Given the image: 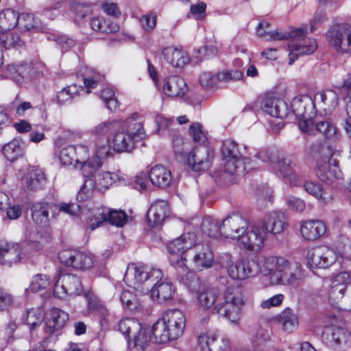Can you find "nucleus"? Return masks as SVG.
Segmentation results:
<instances>
[{"instance_id":"nucleus-25","label":"nucleus","mask_w":351,"mask_h":351,"mask_svg":"<svg viewBox=\"0 0 351 351\" xmlns=\"http://www.w3.org/2000/svg\"><path fill=\"white\" fill-rule=\"evenodd\" d=\"M162 91L168 97H182L187 91V86L183 78L178 75L165 77L162 84Z\"/></svg>"},{"instance_id":"nucleus-62","label":"nucleus","mask_w":351,"mask_h":351,"mask_svg":"<svg viewBox=\"0 0 351 351\" xmlns=\"http://www.w3.org/2000/svg\"><path fill=\"white\" fill-rule=\"evenodd\" d=\"M110 154V146L109 145L108 139H106L103 143H97L95 156L92 158H89V159H96L102 161V159L109 156Z\"/></svg>"},{"instance_id":"nucleus-32","label":"nucleus","mask_w":351,"mask_h":351,"mask_svg":"<svg viewBox=\"0 0 351 351\" xmlns=\"http://www.w3.org/2000/svg\"><path fill=\"white\" fill-rule=\"evenodd\" d=\"M149 339L154 343H165L176 339L161 319L156 321L152 327Z\"/></svg>"},{"instance_id":"nucleus-4","label":"nucleus","mask_w":351,"mask_h":351,"mask_svg":"<svg viewBox=\"0 0 351 351\" xmlns=\"http://www.w3.org/2000/svg\"><path fill=\"white\" fill-rule=\"evenodd\" d=\"M221 154L226 159L223 171L215 176L216 182L220 184L233 183L237 176L243 175L248 171L250 160L243 157L241 154L237 143L231 139H226L221 145Z\"/></svg>"},{"instance_id":"nucleus-3","label":"nucleus","mask_w":351,"mask_h":351,"mask_svg":"<svg viewBox=\"0 0 351 351\" xmlns=\"http://www.w3.org/2000/svg\"><path fill=\"white\" fill-rule=\"evenodd\" d=\"M261 272L264 276H269L273 285L294 286L304 278V270L300 264L291 265L281 256L266 258L261 267Z\"/></svg>"},{"instance_id":"nucleus-52","label":"nucleus","mask_w":351,"mask_h":351,"mask_svg":"<svg viewBox=\"0 0 351 351\" xmlns=\"http://www.w3.org/2000/svg\"><path fill=\"white\" fill-rule=\"evenodd\" d=\"M1 32L3 34L0 36V44L5 48L21 47L23 45L18 34L10 31Z\"/></svg>"},{"instance_id":"nucleus-44","label":"nucleus","mask_w":351,"mask_h":351,"mask_svg":"<svg viewBox=\"0 0 351 351\" xmlns=\"http://www.w3.org/2000/svg\"><path fill=\"white\" fill-rule=\"evenodd\" d=\"M90 24L93 30L106 34L114 33L119 29L117 23L110 21H106L102 17L93 18Z\"/></svg>"},{"instance_id":"nucleus-19","label":"nucleus","mask_w":351,"mask_h":351,"mask_svg":"<svg viewBox=\"0 0 351 351\" xmlns=\"http://www.w3.org/2000/svg\"><path fill=\"white\" fill-rule=\"evenodd\" d=\"M167 326L172 335L176 339L180 337L184 331L186 318L184 313L178 309H170L164 313L160 318Z\"/></svg>"},{"instance_id":"nucleus-43","label":"nucleus","mask_w":351,"mask_h":351,"mask_svg":"<svg viewBox=\"0 0 351 351\" xmlns=\"http://www.w3.org/2000/svg\"><path fill=\"white\" fill-rule=\"evenodd\" d=\"M202 231L210 237L217 238L222 235L221 223L210 216L205 217L201 224Z\"/></svg>"},{"instance_id":"nucleus-47","label":"nucleus","mask_w":351,"mask_h":351,"mask_svg":"<svg viewBox=\"0 0 351 351\" xmlns=\"http://www.w3.org/2000/svg\"><path fill=\"white\" fill-rule=\"evenodd\" d=\"M22 319L23 322L29 326V330H32L42 322V311L38 308H32L26 311L23 315Z\"/></svg>"},{"instance_id":"nucleus-8","label":"nucleus","mask_w":351,"mask_h":351,"mask_svg":"<svg viewBox=\"0 0 351 351\" xmlns=\"http://www.w3.org/2000/svg\"><path fill=\"white\" fill-rule=\"evenodd\" d=\"M307 33L306 27L295 29L290 32L291 39L289 43V64H292L299 55L311 54L317 49L315 40L306 36Z\"/></svg>"},{"instance_id":"nucleus-1","label":"nucleus","mask_w":351,"mask_h":351,"mask_svg":"<svg viewBox=\"0 0 351 351\" xmlns=\"http://www.w3.org/2000/svg\"><path fill=\"white\" fill-rule=\"evenodd\" d=\"M195 233L187 232L174 239L167 245L168 252L171 254L169 261L176 270L178 279L184 283H186L189 278L194 277V274L186 265L188 251L193 255V263L197 269L210 268L214 261L210 249L203 245H195Z\"/></svg>"},{"instance_id":"nucleus-54","label":"nucleus","mask_w":351,"mask_h":351,"mask_svg":"<svg viewBox=\"0 0 351 351\" xmlns=\"http://www.w3.org/2000/svg\"><path fill=\"white\" fill-rule=\"evenodd\" d=\"M105 214L107 215V221H108L112 225L121 227L127 221V215L123 210H108L105 213Z\"/></svg>"},{"instance_id":"nucleus-59","label":"nucleus","mask_w":351,"mask_h":351,"mask_svg":"<svg viewBox=\"0 0 351 351\" xmlns=\"http://www.w3.org/2000/svg\"><path fill=\"white\" fill-rule=\"evenodd\" d=\"M243 77V73L238 70H223L218 73L219 81L225 83L240 80Z\"/></svg>"},{"instance_id":"nucleus-30","label":"nucleus","mask_w":351,"mask_h":351,"mask_svg":"<svg viewBox=\"0 0 351 351\" xmlns=\"http://www.w3.org/2000/svg\"><path fill=\"white\" fill-rule=\"evenodd\" d=\"M21 259V248L17 243L0 245V262L3 265H12Z\"/></svg>"},{"instance_id":"nucleus-53","label":"nucleus","mask_w":351,"mask_h":351,"mask_svg":"<svg viewBox=\"0 0 351 351\" xmlns=\"http://www.w3.org/2000/svg\"><path fill=\"white\" fill-rule=\"evenodd\" d=\"M84 185L81 187L77 196L79 201L84 202L93 196L94 192L97 190L94 182L88 178H85Z\"/></svg>"},{"instance_id":"nucleus-22","label":"nucleus","mask_w":351,"mask_h":351,"mask_svg":"<svg viewBox=\"0 0 351 351\" xmlns=\"http://www.w3.org/2000/svg\"><path fill=\"white\" fill-rule=\"evenodd\" d=\"M69 314L58 308H52L46 316L45 331L49 335L60 330L69 320Z\"/></svg>"},{"instance_id":"nucleus-34","label":"nucleus","mask_w":351,"mask_h":351,"mask_svg":"<svg viewBox=\"0 0 351 351\" xmlns=\"http://www.w3.org/2000/svg\"><path fill=\"white\" fill-rule=\"evenodd\" d=\"M198 304L204 309H210L212 311L217 303H221L219 293L214 288H206L200 291L197 296Z\"/></svg>"},{"instance_id":"nucleus-28","label":"nucleus","mask_w":351,"mask_h":351,"mask_svg":"<svg viewBox=\"0 0 351 351\" xmlns=\"http://www.w3.org/2000/svg\"><path fill=\"white\" fill-rule=\"evenodd\" d=\"M325 224L319 220L304 221L300 228L301 234L306 240L315 241L326 232Z\"/></svg>"},{"instance_id":"nucleus-60","label":"nucleus","mask_w":351,"mask_h":351,"mask_svg":"<svg viewBox=\"0 0 351 351\" xmlns=\"http://www.w3.org/2000/svg\"><path fill=\"white\" fill-rule=\"evenodd\" d=\"M189 132L195 143H203L206 140V134L202 125L197 122L191 125Z\"/></svg>"},{"instance_id":"nucleus-2","label":"nucleus","mask_w":351,"mask_h":351,"mask_svg":"<svg viewBox=\"0 0 351 351\" xmlns=\"http://www.w3.org/2000/svg\"><path fill=\"white\" fill-rule=\"evenodd\" d=\"M162 277L163 274L159 269L133 265L128 267L124 280L137 291L143 294L150 292L154 300L163 303L173 298L175 287L170 282H160Z\"/></svg>"},{"instance_id":"nucleus-49","label":"nucleus","mask_w":351,"mask_h":351,"mask_svg":"<svg viewBox=\"0 0 351 351\" xmlns=\"http://www.w3.org/2000/svg\"><path fill=\"white\" fill-rule=\"evenodd\" d=\"M198 347L201 351H212L216 347L217 335L213 333H204L198 337Z\"/></svg>"},{"instance_id":"nucleus-11","label":"nucleus","mask_w":351,"mask_h":351,"mask_svg":"<svg viewBox=\"0 0 351 351\" xmlns=\"http://www.w3.org/2000/svg\"><path fill=\"white\" fill-rule=\"evenodd\" d=\"M220 263L226 268L228 276L233 280H245L255 274L252 263L247 260L233 261L230 254H224L220 258Z\"/></svg>"},{"instance_id":"nucleus-56","label":"nucleus","mask_w":351,"mask_h":351,"mask_svg":"<svg viewBox=\"0 0 351 351\" xmlns=\"http://www.w3.org/2000/svg\"><path fill=\"white\" fill-rule=\"evenodd\" d=\"M218 82H220L218 73L215 74L211 72H204L199 75V84L205 89L215 87Z\"/></svg>"},{"instance_id":"nucleus-40","label":"nucleus","mask_w":351,"mask_h":351,"mask_svg":"<svg viewBox=\"0 0 351 351\" xmlns=\"http://www.w3.org/2000/svg\"><path fill=\"white\" fill-rule=\"evenodd\" d=\"M138 117L137 113H134L127 120L126 131L132 137L134 142L138 141L145 137V131L141 122H132Z\"/></svg>"},{"instance_id":"nucleus-51","label":"nucleus","mask_w":351,"mask_h":351,"mask_svg":"<svg viewBox=\"0 0 351 351\" xmlns=\"http://www.w3.org/2000/svg\"><path fill=\"white\" fill-rule=\"evenodd\" d=\"M45 175L40 169H36L29 174L27 186L32 190H36L45 183Z\"/></svg>"},{"instance_id":"nucleus-16","label":"nucleus","mask_w":351,"mask_h":351,"mask_svg":"<svg viewBox=\"0 0 351 351\" xmlns=\"http://www.w3.org/2000/svg\"><path fill=\"white\" fill-rule=\"evenodd\" d=\"M323 339L335 351H345L351 343L350 333L346 329L337 326L326 329Z\"/></svg>"},{"instance_id":"nucleus-27","label":"nucleus","mask_w":351,"mask_h":351,"mask_svg":"<svg viewBox=\"0 0 351 351\" xmlns=\"http://www.w3.org/2000/svg\"><path fill=\"white\" fill-rule=\"evenodd\" d=\"M313 101L315 105H318L326 114H330L338 105L339 95L332 90H326L316 93Z\"/></svg>"},{"instance_id":"nucleus-13","label":"nucleus","mask_w":351,"mask_h":351,"mask_svg":"<svg viewBox=\"0 0 351 351\" xmlns=\"http://www.w3.org/2000/svg\"><path fill=\"white\" fill-rule=\"evenodd\" d=\"M83 291L82 282L79 277L72 274H62L56 281L53 293L59 298L67 295H78Z\"/></svg>"},{"instance_id":"nucleus-24","label":"nucleus","mask_w":351,"mask_h":351,"mask_svg":"<svg viewBox=\"0 0 351 351\" xmlns=\"http://www.w3.org/2000/svg\"><path fill=\"white\" fill-rule=\"evenodd\" d=\"M287 226L285 214L281 211H274L269 213L265 218L262 228L266 233L280 234Z\"/></svg>"},{"instance_id":"nucleus-39","label":"nucleus","mask_w":351,"mask_h":351,"mask_svg":"<svg viewBox=\"0 0 351 351\" xmlns=\"http://www.w3.org/2000/svg\"><path fill=\"white\" fill-rule=\"evenodd\" d=\"M30 71L31 66L28 64H12L8 66L5 74L6 77L19 82L23 78L27 77Z\"/></svg>"},{"instance_id":"nucleus-26","label":"nucleus","mask_w":351,"mask_h":351,"mask_svg":"<svg viewBox=\"0 0 351 351\" xmlns=\"http://www.w3.org/2000/svg\"><path fill=\"white\" fill-rule=\"evenodd\" d=\"M292 112L300 120H311L308 110L312 112L315 106L314 101L308 96L295 97L291 104Z\"/></svg>"},{"instance_id":"nucleus-61","label":"nucleus","mask_w":351,"mask_h":351,"mask_svg":"<svg viewBox=\"0 0 351 351\" xmlns=\"http://www.w3.org/2000/svg\"><path fill=\"white\" fill-rule=\"evenodd\" d=\"M101 80V76L99 73L86 69L84 74V84L86 88L89 89L97 87V84Z\"/></svg>"},{"instance_id":"nucleus-55","label":"nucleus","mask_w":351,"mask_h":351,"mask_svg":"<svg viewBox=\"0 0 351 351\" xmlns=\"http://www.w3.org/2000/svg\"><path fill=\"white\" fill-rule=\"evenodd\" d=\"M304 187L308 193L314 196L319 201H326L325 192L319 184L313 182H306L304 183Z\"/></svg>"},{"instance_id":"nucleus-29","label":"nucleus","mask_w":351,"mask_h":351,"mask_svg":"<svg viewBox=\"0 0 351 351\" xmlns=\"http://www.w3.org/2000/svg\"><path fill=\"white\" fill-rule=\"evenodd\" d=\"M149 178L152 184L159 188L167 187L172 180L171 171L162 165L153 167L149 171Z\"/></svg>"},{"instance_id":"nucleus-18","label":"nucleus","mask_w":351,"mask_h":351,"mask_svg":"<svg viewBox=\"0 0 351 351\" xmlns=\"http://www.w3.org/2000/svg\"><path fill=\"white\" fill-rule=\"evenodd\" d=\"M261 109L267 114L280 119L286 118L290 113L288 104L273 93H268L262 99Z\"/></svg>"},{"instance_id":"nucleus-31","label":"nucleus","mask_w":351,"mask_h":351,"mask_svg":"<svg viewBox=\"0 0 351 351\" xmlns=\"http://www.w3.org/2000/svg\"><path fill=\"white\" fill-rule=\"evenodd\" d=\"M165 60L173 67H182L189 62V57L182 49L168 47L163 49Z\"/></svg>"},{"instance_id":"nucleus-14","label":"nucleus","mask_w":351,"mask_h":351,"mask_svg":"<svg viewBox=\"0 0 351 351\" xmlns=\"http://www.w3.org/2000/svg\"><path fill=\"white\" fill-rule=\"evenodd\" d=\"M267 235L262 226L247 225V228L241 234L239 242L246 250L259 252L264 247Z\"/></svg>"},{"instance_id":"nucleus-48","label":"nucleus","mask_w":351,"mask_h":351,"mask_svg":"<svg viewBox=\"0 0 351 351\" xmlns=\"http://www.w3.org/2000/svg\"><path fill=\"white\" fill-rule=\"evenodd\" d=\"M18 23L20 28L27 31L38 29L40 25L39 21L35 19L33 14L29 13H21L19 15Z\"/></svg>"},{"instance_id":"nucleus-20","label":"nucleus","mask_w":351,"mask_h":351,"mask_svg":"<svg viewBox=\"0 0 351 351\" xmlns=\"http://www.w3.org/2000/svg\"><path fill=\"white\" fill-rule=\"evenodd\" d=\"M95 165H93V168L88 176H84V178H88L94 182V185L99 191H104L113 182V178L110 172L101 169L103 162L100 160L90 159Z\"/></svg>"},{"instance_id":"nucleus-64","label":"nucleus","mask_w":351,"mask_h":351,"mask_svg":"<svg viewBox=\"0 0 351 351\" xmlns=\"http://www.w3.org/2000/svg\"><path fill=\"white\" fill-rule=\"evenodd\" d=\"M346 290V286L343 284H337L332 287L329 291V300L332 302H337L341 300Z\"/></svg>"},{"instance_id":"nucleus-33","label":"nucleus","mask_w":351,"mask_h":351,"mask_svg":"<svg viewBox=\"0 0 351 351\" xmlns=\"http://www.w3.org/2000/svg\"><path fill=\"white\" fill-rule=\"evenodd\" d=\"M85 298L87 302L88 311L97 313L101 317L100 321L101 326L106 324V317L109 315V313L104 304L93 292L88 291L86 293Z\"/></svg>"},{"instance_id":"nucleus-58","label":"nucleus","mask_w":351,"mask_h":351,"mask_svg":"<svg viewBox=\"0 0 351 351\" xmlns=\"http://www.w3.org/2000/svg\"><path fill=\"white\" fill-rule=\"evenodd\" d=\"M57 43L62 51H66L75 45L74 40L64 35H51L47 37Z\"/></svg>"},{"instance_id":"nucleus-35","label":"nucleus","mask_w":351,"mask_h":351,"mask_svg":"<svg viewBox=\"0 0 351 351\" xmlns=\"http://www.w3.org/2000/svg\"><path fill=\"white\" fill-rule=\"evenodd\" d=\"M134 145L132 137L124 129L116 132L112 139V147L117 152H130Z\"/></svg>"},{"instance_id":"nucleus-46","label":"nucleus","mask_w":351,"mask_h":351,"mask_svg":"<svg viewBox=\"0 0 351 351\" xmlns=\"http://www.w3.org/2000/svg\"><path fill=\"white\" fill-rule=\"evenodd\" d=\"M119 125L117 121H105L96 125L92 131L98 141L106 140L107 135L114 131Z\"/></svg>"},{"instance_id":"nucleus-15","label":"nucleus","mask_w":351,"mask_h":351,"mask_svg":"<svg viewBox=\"0 0 351 351\" xmlns=\"http://www.w3.org/2000/svg\"><path fill=\"white\" fill-rule=\"evenodd\" d=\"M58 257L63 265L78 269H89L94 263L91 255L74 250H62Z\"/></svg>"},{"instance_id":"nucleus-50","label":"nucleus","mask_w":351,"mask_h":351,"mask_svg":"<svg viewBox=\"0 0 351 351\" xmlns=\"http://www.w3.org/2000/svg\"><path fill=\"white\" fill-rule=\"evenodd\" d=\"M50 285V278L45 274H36L33 276L31 284L26 291L38 292L45 289Z\"/></svg>"},{"instance_id":"nucleus-41","label":"nucleus","mask_w":351,"mask_h":351,"mask_svg":"<svg viewBox=\"0 0 351 351\" xmlns=\"http://www.w3.org/2000/svg\"><path fill=\"white\" fill-rule=\"evenodd\" d=\"M278 320L282 324L283 330L287 332L294 331L299 324L297 315L290 308H287L281 312Z\"/></svg>"},{"instance_id":"nucleus-12","label":"nucleus","mask_w":351,"mask_h":351,"mask_svg":"<svg viewBox=\"0 0 351 351\" xmlns=\"http://www.w3.org/2000/svg\"><path fill=\"white\" fill-rule=\"evenodd\" d=\"M118 330L129 339V344L133 342L134 347L143 350L148 343V338L141 331L140 323L132 318L121 319L118 324Z\"/></svg>"},{"instance_id":"nucleus-10","label":"nucleus","mask_w":351,"mask_h":351,"mask_svg":"<svg viewBox=\"0 0 351 351\" xmlns=\"http://www.w3.org/2000/svg\"><path fill=\"white\" fill-rule=\"evenodd\" d=\"M328 44L341 53L351 52V25L341 24L330 27L326 34Z\"/></svg>"},{"instance_id":"nucleus-38","label":"nucleus","mask_w":351,"mask_h":351,"mask_svg":"<svg viewBox=\"0 0 351 351\" xmlns=\"http://www.w3.org/2000/svg\"><path fill=\"white\" fill-rule=\"evenodd\" d=\"M2 152L3 156L10 162H14L25 154L22 141L18 138H14L5 144L2 148Z\"/></svg>"},{"instance_id":"nucleus-9","label":"nucleus","mask_w":351,"mask_h":351,"mask_svg":"<svg viewBox=\"0 0 351 351\" xmlns=\"http://www.w3.org/2000/svg\"><path fill=\"white\" fill-rule=\"evenodd\" d=\"M298 127L305 134L315 135L317 132L328 140H334L338 136V129L329 118H316L314 121L300 120Z\"/></svg>"},{"instance_id":"nucleus-23","label":"nucleus","mask_w":351,"mask_h":351,"mask_svg":"<svg viewBox=\"0 0 351 351\" xmlns=\"http://www.w3.org/2000/svg\"><path fill=\"white\" fill-rule=\"evenodd\" d=\"M169 213V206L166 201L157 200L153 203L147 214V223L151 228L161 226Z\"/></svg>"},{"instance_id":"nucleus-17","label":"nucleus","mask_w":351,"mask_h":351,"mask_svg":"<svg viewBox=\"0 0 351 351\" xmlns=\"http://www.w3.org/2000/svg\"><path fill=\"white\" fill-rule=\"evenodd\" d=\"M247 225V220L242 216L238 214L229 215L221 223L222 236L232 239H237L239 241L241 234L245 232Z\"/></svg>"},{"instance_id":"nucleus-7","label":"nucleus","mask_w":351,"mask_h":351,"mask_svg":"<svg viewBox=\"0 0 351 351\" xmlns=\"http://www.w3.org/2000/svg\"><path fill=\"white\" fill-rule=\"evenodd\" d=\"M59 159L64 165H74L76 169H80L83 176H88L93 165H95L89 159V151L84 145H69L62 148L59 154Z\"/></svg>"},{"instance_id":"nucleus-21","label":"nucleus","mask_w":351,"mask_h":351,"mask_svg":"<svg viewBox=\"0 0 351 351\" xmlns=\"http://www.w3.org/2000/svg\"><path fill=\"white\" fill-rule=\"evenodd\" d=\"M339 162L336 158L330 157L328 162L324 161L322 165H317V176L328 184L342 178V173L338 167Z\"/></svg>"},{"instance_id":"nucleus-45","label":"nucleus","mask_w":351,"mask_h":351,"mask_svg":"<svg viewBox=\"0 0 351 351\" xmlns=\"http://www.w3.org/2000/svg\"><path fill=\"white\" fill-rule=\"evenodd\" d=\"M324 246H318L308 251L306 260L312 268H324Z\"/></svg>"},{"instance_id":"nucleus-6","label":"nucleus","mask_w":351,"mask_h":351,"mask_svg":"<svg viewBox=\"0 0 351 351\" xmlns=\"http://www.w3.org/2000/svg\"><path fill=\"white\" fill-rule=\"evenodd\" d=\"M244 304L241 289L228 288L224 293L223 301L214 306L213 313L221 314L232 323L238 324L241 318V308Z\"/></svg>"},{"instance_id":"nucleus-42","label":"nucleus","mask_w":351,"mask_h":351,"mask_svg":"<svg viewBox=\"0 0 351 351\" xmlns=\"http://www.w3.org/2000/svg\"><path fill=\"white\" fill-rule=\"evenodd\" d=\"M19 14L14 10L6 9L0 12V32H8L18 24Z\"/></svg>"},{"instance_id":"nucleus-63","label":"nucleus","mask_w":351,"mask_h":351,"mask_svg":"<svg viewBox=\"0 0 351 351\" xmlns=\"http://www.w3.org/2000/svg\"><path fill=\"white\" fill-rule=\"evenodd\" d=\"M173 147L176 155L182 156L187 154L189 149V144L184 142L182 136H176L173 140Z\"/></svg>"},{"instance_id":"nucleus-5","label":"nucleus","mask_w":351,"mask_h":351,"mask_svg":"<svg viewBox=\"0 0 351 351\" xmlns=\"http://www.w3.org/2000/svg\"><path fill=\"white\" fill-rule=\"evenodd\" d=\"M259 157L263 160L276 164L279 174L284 182L291 186H298L302 182V178L294 169L295 164L289 158H285L275 148H268L259 153Z\"/></svg>"},{"instance_id":"nucleus-37","label":"nucleus","mask_w":351,"mask_h":351,"mask_svg":"<svg viewBox=\"0 0 351 351\" xmlns=\"http://www.w3.org/2000/svg\"><path fill=\"white\" fill-rule=\"evenodd\" d=\"M49 208L50 206L48 203L36 202L34 204L31 208L32 220L40 226H47Z\"/></svg>"},{"instance_id":"nucleus-57","label":"nucleus","mask_w":351,"mask_h":351,"mask_svg":"<svg viewBox=\"0 0 351 351\" xmlns=\"http://www.w3.org/2000/svg\"><path fill=\"white\" fill-rule=\"evenodd\" d=\"M101 97L110 110L112 111L117 108L118 101L114 97V92L112 88L108 87L103 88Z\"/></svg>"},{"instance_id":"nucleus-36","label":"nucleus","mask_w":351,"mask_h":351,"mask_svg":"<svg viewBox=\"0 0 351 351\" xmlns=\"http://www.w3.org/2000/svg\"><path fill=\"white\" fill-rule=\"evenodd\" d=\"M188 162L195 171L206 170L210 166L206 149L194 150L188 156Z\"/></svg>"}]
</instances>
